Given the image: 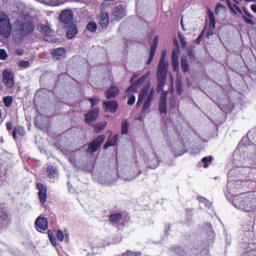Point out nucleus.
<instances>
[{"mask_svg": "<svg viewBox=\"0 0 256 256\" xmlns=\"http://www.w3.org/2000/svg\"><path fill=\"white\" fill-rule=\"evenodd\" d=\"M234 206L246 213H253L256 209V198L253 194H242L234 199Z\"/></svg>", "mask_w": 256, "mask_h": 256, "instance_id": "f257e3e1", "label": "nucleus"}, {"mask_svg": "<svg viewBox=\"0 0 256 256\" xmlns=\"http://www.w3.org/2000/svg\"><path fill=\"white\" fill-rule=\"evenodd\" d=\"M153 97H155V89H149V85L144 86L139 93L136 107H139L142 103H144L142 113H145V111L151 108Z\"/></svg>", "mask_w": 256, "mask_h": 256, "instance_id": "f03ea898", "label": "nucleus"}, {"mask_svg": "<svg viewBox=\"0 0 256 256\" xmlns=\"http://www.w3.org/2000/svg\"><path fill=\"white\" fill-rule=\"evenodd\" d=\"M34 29L35 25H33L31 18L19 19L14 23V31L21 35V37H27Z\"/></svg>", "mask_w": 256, "mask_h": 256, "instance_id": "7ed1b4c3", "label": "nucleus"}, {"mask_svg": "<svg viewBox=\"0 0 256 256\" xmlns=\"http://www.w3.org/2000/svg\"><path fill=\"white\" fill-rule=\"evenodd\" d=\"M151 75V72L145 73L141 78H139L136 82L132 83L131 86L126 90V95H129V99L127 101V105H135V95L133 93H137L138 87L143 85L144 81Z\"/></svg>", "mask_w": 256, "mask_h": 256, "instance_id": "20e7f679", "label": "nucleus"}, {"mask_svg": "<svg viewBox=\"0 0 256 256\" xmlns=\"http://www.w3.org/2000/svg\"><path fill=\"white\" fill-rule=\"evenodd\" d=\"M0 35L6 39L11 37V21L5 13H0Z\"/></svg>", "mask_w": 256, "mask_h": 256, "instance_id": "39448f33", "label": "nucleus"}, {"mask_svg": "<svg viewBox=\"0 0 256 256\" xmlns=\"http://www.w3.org/2000/svg\"><path fill=\"white\" fill-rule=\"evenodd\" d=\"M38 31L44 35V41H47V43H55V41H57V38L55 37V34L49 25L39 24Z\"/></svg>", "mask_w": 256, "mask_h": 256, "instance_id": "423d86ee", "label": "nucleus"}, {"mask_svg": "<svg viewBox=\"0 0 256 256\" xmlns=\"http://www.w3.org/2000/svg\"><path fill=\"white\" fill-rule=\"evenodd\" d=\"M157 91H163V87H165V83L167 81V70H157Z\"/></svg>", "mask_w": 256, "mask_h": 256, "instance_id": "0eeeda50", "label": "nucleus"}, {"mask_svg": "<svg viewBox=\"0 0 256 256\" xmlns=\"http://www.w3.org/2000/svg\"><path fill=\"white\" fill-rule=\"evenodd\" d=\"M103 141H105V135H100L96 139L93 140L88 146V153H95L101 145H103Z\"/></svg>", "mask_w": 256, "mask_h": 256, "instance_id": "6e6552de", "label": "nucleus"}, {"mask_svg": "<svg viewBox=\"0 0 256 256\" xmlns=\"http://www.w3.org/2000/svg\"><path fill=\"white\" fill-rule=\"evenodd\" d=\"M112 15L116 21H121V19L127 17V9L123 5H118L113 9Z\"/></svg>", "mask_w": 256, "mask_h": 256, "instance_id": "1a4fd4ad", "label": "nucleus"}, {"mask_svg": "<svg viewBox=\"0 0 256 256\" xmlns=\"http://www.w3.org/2000/svg\"><path fill=\"white\" fill-rule=\"evenodd\" d=\"M14 77L15 75H13V72L9 70L3 71V83L6 85V87L11 88L15 85Z\"/></svg>", "mask_w": 256, "mask_h": 256, "instance_id": "9d476101", "label": "nucleus"}, {"mask_svg": "<svg viewBox=\"0 0 256 256\" xmlns=\"http://www.w3.org/2000/svg\"><path fill=\"white\" fill-rule=\"evenodd\" d=\"M35 227L37 231H47L49 229V222L47 218L40 216L35 220Z\"/></svg>", "mask_w": 256, "mask_h": 256, "instance_id": "9b49d317", "label": "nucleus"}, {"mask_svg": "<svg viewBox=\"0 0 256 256\" xmlns=\"http://www.w3.org/2000/svg\"><path fill=\"white\" fill-rule=\"evenodd\" d=\"M60 21L64 23V25H71L73 21V12L71 10H64L60 14Z\"/></svg>", "mask_w": 256, "mask_h": 256, "instance_id": "f8f14e48", "label": "nucleus"}, {"mask_svg": "<svg viewBox=\"0 0 256 256\" xmlns=\"http://www.w3.org/2000/svg\"><path fill=\"white\" fill-rule=\"evenodd\" d=\"M103 108L107 113H116L119 105L116 101H105L103 102Z\"/></svg>", "mask_w": 256, "mask_h": 256, "instance_id": "ddd939ff", "label": "nucleus"}, {"mask_svg": "<svg viewBox=\"0 0 256 256\" xmlns=\"http://www.w3.org/2000/svg\"><path fill=\"white\" fill-rule=\"evenodd\" d=\"M98 117H99V108H94L93 110H91L85 115V121L87 125H91V123H93V121H96Z\"/></svg>", "mask_w": 256, "mask_h": 256, "instance_id": "4468645a", "label": "nucleus"}, {"mask_svg": "<svg viewBox=\"0 0 256 256\" xmlns=\"http://www.w3.org/2000/svg\"><path fill=\"white\" fill-rule=\"evenodd\" d=\"M166 57H167V50H163L159 64H158L157 71H167L169 69V62L165 60Z\"/></svg>", "mask_w": 256, "mask_h": 256, "instance_id": "2eb2a0df", "label": "nucleus"}, {"mask_svg": "<svg viewBox=\"0 0 256 256\" xmlns=\"http://www.w3.org/2000/svg\"><path fill=\"white\" fill-rule=\"evenodd\" d=\"M37 189H38V197L40 199V203H45V201H47V188L41 184V183H38L36 185Z\"/></svg>", "mask_w": 256, "mask_h": 256, "instance_id": "dca6fc26", "label": "nucleus"}, {"mask_svg": "<svg viewBox=\"0 0 256 256\" xmlns=\"http://www.w3.org/2000/svg\"><path fill=\"white\" fill-rule=\"evenodd\" d=\"M146 163L150 169H157L159 167V158L157 154H151L147 159Z\"/></svg>", "mask_w": 256, "mask_h": 256, "instance_id": "f3484780", "label": "nucleus"}, {"mask_svg": "<svg viewBox=\"0 0 256 256\" xmlns=\"http://www.w3.org/2000/svg\"><path fill=\"white\" fill-rule=\"evenodd\" d=\"M39 3H43V5H50V7H59L61 5H65L69 0H37Z\"/></svg>", "mask_w": 256, "mask_h": 256, "instance_id": "a211bd4d", "label": "nucleus"}, {"mask_svg": "<svg viewBox=\"0 0 256 256\" xmlns=\"http://www.w3.org/2000/svg\"><path fill=\"white\" fill-rule=\"evenodd\" d=\"M138 175L139 174L137 173H131V170H124V173H119V177H121V179L124 181H133V179H136Z\"/></svg>", "mask_w": 256, "mask_h": 256, "instance_id": "6ab92c4d", "label": "nucleus"}, {"mask_svg": "<svg viewBox=\"0 0 256 256\" xmlns=\"http://www.w3.org/2000/svg\"><path fill=\"white\" fill-rule=\"evenodd\" d=\"M159 44V36H155L153 40V45L150 48V58L147 62V65H150V63L153 61V58L155 57V53L157 51V45Z\"/></svg>", "mask_w": 256, "mask_h": 256, "instance_id": "aec40b11", "label": "nucleus"}, {"mask_svg": "<svg viewBox=\"0 0 256 256\" xmlns=\"http://www.w3.org/2000/svg\"><path fill=\"white\" fill-rule=\"evenodd\" d=\"M100 27L102 29H107L109 27V13L102 12L100 16Z\"/></svg>", "mask_w": 256, "mask_h": 256, "instance_id": "412c9836", "label": "nucleus"}, {"mask_svg": "<svg viewBox=\"0 0 256 256\" xmlns=\"http://www.w3.org/2000/svg\"><path fill=\"white\" fill-rule=\"evenodd\" d=\"M117 95H119V88H117V86L112 85L106 91V99H114V97H117Z\"/></svg>", "mask_w": 256, "mask_h": 256, "instance_id": "4be33fe9", "label": "nucleus"}, {"mask_svg": "<svg viewBox=\"0 0 256 256\" xmlns=\"http://www.w3.org/2000/svg\"><path fill=\"white\" fill-rule=\"evenodd\" d=\"M77 33H79L77 26L75 24H70L66 33V37L67 39H73L77 35Z\"/></svg>", "mask_w": 256, "mask_h": 256, "instance_id": "5701e85b", "label": "nucleus"}, {"mask_svg": "<svg viewBox=\"0 0 256 256\" xmlns=\"http://www.w3.org/2000/svg\"><path fill=\"white\" fill-rule=\"evenodd\" d=\"M231 175H233V170H231L228 174V184H227V188L229 189V191H233V189H238L237 185H239V181H233L231 179Z\"/></svg>", "mask_w": 256, "mask_h": 256, "instance_id": "b1692460", "label": "nucleus"}, {"mask_svg": "<svg viewBox=\"0 0 256 256\" xmlns=\"http://www.w3.org/2000/svg\"><path fill=\"white\" fill-rule=\"evenodd\" d=\"M56 237L58 241H65L66 239V243H69V232L67 230H65L64 232L61 230H57Z\"/></svg>", "mask_w": 256, "mask_h": 256, "instance_id": "393cba45", "label": "nucleus"}, {"mask_svg": "<svg viewBox=\"0 0 256 256\" xmlns=\"http://www.w3.org/2000/svg\"><path fill=\"white\" fill-rule=\"evenodd\" d=\"M117 139H118L117 135L110 136L106 141V143L104 144V149H109V147H115V145H117Z\"/></svg>", "mask_w": 256, "mask_h": 256, "instance_id": "a878e982", "label": "nucleus"}, {"mask_svg": "<svg viewBox=\"0 0 256 256\" xmlns=\"http://www.w3.org/2000/svg\"><path fill=\"white\" fill-rule=\"evenodd\" d=\"M110 222L113 223L114 225L119 223L121 219H123V214L121 213H114L109 216Z\"/></svg>", "mask_w": 256, "mask_h": 256, "instance_id": "bb28decb", "label": "nucleus"}, {"mask_svg": "<svg viewBox=\"0 0 256 256\" xmlns=\"http://www.w3.org/2000/svg\"><path fill=\"white\" fill-rule=\"evenodd\" d=\"M181 69L183 73H187L189 71V61L187 60V56L181 57Z\"/></svg>", "mask_w": 256, "mask_h": 256, "instance_id": "cd10ccee", "label": "nucleus"}, {"mask_svg": "<svg viewBox=\"0 0 256 256\" xmlns=\"http://www.w3.org/2000/svg\"><path fill=\"white\" fill-rule=\"evenodd\" d=\"M54 59L60 60L63 55H65V50L63 48H57L52 52Z\"/></svg>", "mask_w": 256, "mask_h": 256, "instance_id": "c85d7f7f", "label": "nucleus"}, {"mask_svg": "<svg viewBox=\"0 0 256 256\" xmlns=\"http://www.w3.org/2000/svg\"><path fill=\"white\" fill-rule=\"evenodd\" d=\"M121 133L122 135H128L129 134V121L123 120L121 124Z\"/></svg>", "mask_w": 256, "mask_h": 256, "instance_id": "c756f323", "label": "nucleus"}, {"mask_svg": "<svg viewBox=\"0 0 256 256\" xmlns=\"http://www.w3.org/2000/svg\"><path fill=\"white\" fill-rule=\"evenodd\" d=\"M86 29L90 33H97V23L95 21L88 22V24L86 25Z\"/></svg>", "mask_w": 256, "mask_h": 256, "instance_id": "7c9ffc66", "label": "nucleus"}, {"mask_svg": "<svg viewBox=\"0 0 256 256\" xmlns=\"http://www.w3.org/2000/svg\"><path fill=\"white\" fill-rule=\"evenodd\" d=\"M12 135H13V139H17V135H20L21 137H23V135H25V129H23V127L14 128Z\"/></svg>", "mask_w": 256, "mask_h": 256, "instance_id": "2f4dec72", "label": "nucleus"}, {"mask_svg": "<svg viewBox=\"0 0 256 256\" xmlns=\"http://www.w3.org/2000/svg\"><path fill=\"white\" fill-rule=\"evenodd\" d=\"M47 173L50 179H55L57 175V168H55V166H48Z\"/></svg>", "mask_w": 256, "mask_h": 256, "instance_id": "473e14b6", "label": "nucleus"}, {"mask_svg": "<svg viewBox=\"0 0 256 256\" xmlns=\"http://www.w3.org/2000/svg\"><path fill=\"white\" fill-rule=\"evenodd\" d=\"M208 17H209V27L211 29H215V14L211 12V10L208 11Z\"/></svg>", "mask_w": 256, "mask_h": 256, "instance_id": "72a5a7b5", "label": "nucleus"}, {"mask_svg": "<svg viewBox=\"0 0 256 256\" xmlns=\"http://www.w3.org/2000/svg\"><path fill=\"white\" fill-rule=\"evenodd\" d=\"M198 201L200 203V206L207 207L208 209L211 207V202L209 200H206L203 196H198Z\"/></svg>", "mask_w": 256, "mask_h": 256, "instance_id": "f704fd0d", "label": "nucleus"}, {"mask_svg": "<svg viewBox=\"0 0 256 256\" xmlns=\"http://www.w3.org/2000/svg\"><path fill=\"white\" fill-rule=\"evenodd\" d=\"M48 237L53 247H57V240L55 239V234H53V231L48 230Z\"/></svg>", "mask_w": 256, "mask_h": 256, "instance_id": "c9c22d12", "label": "nucleus"}, {"mask_svg": "<svg viewBox=\"0 0 256 256\" xmlns=\"http://www.w3.org/2000/svg\"><path fill=\"white\" fill-rule=\"evenodd\" d=\"M105 127H107V123H100V124H96L94 127V131L96 133H101V131H103L105 129Z\"/></svg>", "mask_w": 256, "mask_h": 256, "instance_id": "e433bc0d", "label": "nucleus"}, {"mask_svg": "<svg viewBox=\"0 0 256 256\" xmlns=\"http://www.w3.org/2000/svg\"><path fill=\"white\" fill-rule=\"evenodd\" d=\"M159 111L161 115H165L167 113V102H159Z\"/></svg>", "mask_w": 256, "mask_h": 256, "instance_id": "4c0bfd02", "label": "nucleus"}, {"mask_svg": "<svg viewBox=\"0 0 256 256\" xmlns=\"http://www.w3.org/2000/svg\"><path fill=\"white\" fill-rule=\"evenodd\" d=\"M18 67L21 69H29V67H31V63L29 61L22 60L18 63Z\"/></svg>", "mask_w": 256, "mask_h": 256, "instance_id": "58836bf2", "label": "nucleus"}, {"mask_svg": "<svg viewBox=\"0 0 256 256\" xmlns=\"http://www.w3.org/2000/svg\"><path fill=\"white\" fill-rule=\"evenodd\" d=\"M211 161H213V157H211V156H206V157L202 158V163H204L205 169H207V167H209V164L211 163Z\"/></svg>", "mask_w": 256, "mask_h": 256, "instance_id": "ea45409f", "label": "nucleus"}, {"mask_svg": "<svg viewBox=\"0 0 256 256\" xmlns=\"http://www.w3.org/2000/svg\"><path fill=\"white\" fill-rule=\"evenodd\" d=\"M3 103L6 107H11L12 103H13V97L11 96H6L3 98Z\"/></svg>", "mask_w": 256, "mask_h": 256, "instance_id": "a19ab883", "label": "nucleus"}, {"mask_svg": "<svg viewBox=\"0 0 256 256\" xmlns=\"http://www.w3.org/2000/svg\"><path fill=\"white\" fill-rule=\"evenodd\" d=\"M242 17L247 25H253V15L248 14V16L243 15Z\"/></svg>", "mask_w": 256, "mask_h": 256, "instance_id": "79ce46f5", "label": "nucleus"}, {"mask_svg": "<svg viewBox=\"0 0 256 256\" xmlns=\"http://www.w3.org/2000/svg\"><path fill=\"white\" fill-rule=\"evenodd\" d=\"M8 54L5 49H0V60L5 61L7 60Z\"/></svg>", "mask_w": 256, "mask_h": 256, "instance_id": "37998d69", "label": "nucleus"}, {"mask_svg": "<svg viewBox=\"0 0 256 256\" xmlns=\"http://www.w3.org/2000/svg\"><path fill=\"white\" fill-rule=\"evenodd\" d=\"M173 71H179V59H172Z\"/></svg>", "mask_w": 256, "mask_h": 256, "instance_id": "c03bdc74", "label": "nucleus"}, {"mask_svg": "<svg viewBox=\"0 0 256 256\" xmlns=\"http://www.w3.org/2000/svg\"><path fill=\"white\" fill-rule=\"evenodd\" d=\"M181 54V51L179 48H176L172 52V59H179V55Z\"/></svg>", "mask_w": 256, "mask_h": 256, "instance_id": "a18cd8bd", "label": "nucleus"}, {"mask_svg": "<svg viewBox=\"0 0 256 256\" xmlns=\"http://www.w3.org/2000/svg\"><path fill=\"white\" fill-rule=\"evenodd\" d=\"M89 101L91 103V107H95V105L99 103V98H90Z\"/></svg>", "mask_w": 256, "mask_h": 256, "instance_id": "49530a36", "label": "nucleus"}, {"mask_svg": "<svg viewBox=\"0 0 256 256\" xmlns=\"http://www.w3.org/2000/svg\"><path fill=\"white\" fill-rule=\"evenodd\" d=\"M179 40H180L182 47H187V40H185V37L180 35Z\"/></svg>", "mask_w": 256, "mask_h": 256, "instance_id": "de8ad7c7", "label": "nucleus"}, {"mask_svg": "<svg viewBox=\"0 0 256 256\" xmlns=\"http://www.w3.org/2000/svg\"><path fill=\"white\" fill-rule=\"evenodd\" d=\"M160 103H167V93L161 95Z\"/></svg>", "mask_w": 256, "mask_h": 256, "instance_id": "09e8293b", "label": "nucleus"}, {"mask_svg": "<svg viewBox=\"0 0 256 256\" xmlns=\"http://www.w3.org/2000/svg\"><path fill=\"white\" fill-rule=\"evenodd\" d=\"M243 256H256V250H251L243 254Z\"/></svg>", "mask_w": 256, "mask_h": 256, "instance_id": "8fccbe9b", "label": "nucleus"}, {"mask_svg": "<svg viewBox=\"0 0 256 256\" xmlns=\"http://www.w3.org/2000/svg\"><path fill=\"white\" fill-rule=\"evenodd\" d=\"M232 11L234 12V13H242L241 12V8H239V6H237V5H233V7H232Z\"/></svg>", "mask_w": 256, "mask_h": 256, "instance_id": "3c124183", "label": "nucleus"}, {"mask_svg": "<svg viewBox=\"0 0 256 256\" xmlns=\"http://www.w3.org/2000/svg\"><path fill=\"white\" fill-rule=\"evenodd\" d=\"M23 53H25V51L23 50V49H21V48H19V49H16V55H23Z\"/></svg>", "mask_w": 256, "mask_h": 256, "instance_id": "603ef678", "label": "nucleus"}, {"mask_svg": "<svg viewBox=\"0 0 256 256\" xmlns=\"http://www.w3.org/2000/svg\"><path fill=\"white\" fill-rule=\"evenodd\" d=\"M6 127H7L8 131H11V129H13V123L7 122Z\"/></svg>", "mask_w": 256, "mask_h": 256, "instance_id": "864d4df0", "label": "nucleus"}, {"mask_svg": "<svg viewBox=\"0 0 256 256\" xmlns=\"http://www.w3.org/2000/svg\"><path fill=\"white\" fill-rule=\"evenodd\" d=\"M109 1H113V0H105L103 3H102V8L104 9V7H107V5H109Z\"/></svg>", "mask_w": 256, "mask_h": 256, "instance_id": "5fc2aeb1", "label": "nucleus"}, {"mask_svg": "<svg viewBox=\"0 0 256 256\" xmlns=\"http://www.w3.org/2000/svg\"><path fill=\"white\" fill-rule=\"evenodd\" d=\"M0 217L5 221V219H7V213H4V212L0 213Z\"/></svg>", "mask_w": 256, "mask_h": 256, "instance_id": "6e6d98bb", "label": "nucleus"}, {"mask_svg": "<svg viewBox=\"0 0 256 256\" xmlns=\"http://www.w3.org/2000/svg\"><path fill=\"white\" fill-rule=\"evenodd\" d=\"M170 107H175V100L173 98L170 99Z\"/></svg>", "mask_w": 256, "mask_h": 256, "instance_id": "4d7b16f0", "label": "nucleus"}, {"mask_svg": "<svg viewBox=\"0 0 256 256\" xmlns=\"http://www.w3.org/2000/svg\"><path fill=\"white\" fill-rule=\"evenodd\" d=\"M223 5L219 4L216 6L215 13H219V9H222Z\"/></svg>", "mask_w": 256, "mask_h": 256, "instance_id": "13d9d810", "label": "nucleus"}, {"mask_svg": "<svg viewBox=\"0 0 256 256\" xmlns=\"http://www.w3.org/2000/svg\"><path fill=\"white\" fill-rule=\"evenodd\" d=\"M251 10L253 11V13H256V4L251 5Z\"/></svg>", "mask_w": 256, "mask_h": 256, "instance_id": "bf43d9fd", "label": "nucleus"}, {"mask_svg": "<svg viewBox=\"0 0 256 256\" xmlns=\"http://www.w3.org/2000/svg\"><path fill=\"white\" fill-rule=\"evenodd\" d=\"M188 55H189L190 59H193V57H195V54H193L192 51H188Z\"/></svg>", "mask_w": 256, "mask_h": 256, "instance_id": "052dcab7", "label": "nucleus"}, {"mask_svg": "<svg viewBox=\"0 0 256 256\" xmlns=\"http://www.w3.org/2000/svg\"><path fill=\"white\" fill-rule=\"evenodd\" d=\"M137 79V74H133V76L131 77V83H133V81H135Z\"/></svg>", "mask_w": 256, "mask_h": 256, "instance_id": "680f3d73", "label": "nucleus"}, {"mask_svg": "<svg viewBox=\"0 0 256 256\" xmlns=\"http://www.w3.org/2000/svg\"><path fill=\"white\" fill-rule=\"evenodd\" d=\"M244 13H245V17H249V15H251L248 9H244Z\"/></svg>", "mask_w": 256, "mask_h": 256, "instance_id": "e2e57ef3", "label": "nucleus"}, {"mask_svg": "<svg viewBox=\"0 0 256 256\" xmlns=\"http://www.w3.org/2000/svg\"><path fill=\"white\" fill-rule=\"evenodd\" d=\"M196 43L197 45H199L201 43V36H199L197 39H196Z\"/></svg>", "mask_w": 256, "mask_h": 256, "instance_id": "0e129e2a", "label": "nucleus"}, {"mask_svg": "<svg viewBox=\"0 0 256 256\" xmlns=\"http://www.w3.org/2000/svg\"><path fill=\"white\" fill-rule=\"evenodd\" d=\"M177 93H178V95H181V86L177 87Z\"/></svg>", "mask_w": 256, "mask_h": 256, "instance_id": "69168bd1", "label": "nucleus"}, {"mask_svg": "<svg viewBox=\"0 0 256 256\" xmlns=\"http://www.w3.org/2000/svg\"><path fill=\"white\" fill-rule=\"evenodd\" d=\"M185 152L175 153L176 157H180V155H183Z\"/></svg>", "mask_w": 256, "mask_h": 256, "instance_id": "338daca9", "label": "nucleus"}, {"mask_svg": "<svg viewBox=\"0 0 256 256\" xmlns=\"http://www.w3.org/2000/svg\"><path fill=\"white\" fill-rule=\"evenodd\" d=\"M226 1L228 3V6L231 7V1H229V0H226Z\"/></svg>", "mask_w": 256, "mask_h": 256, "instance_id": "774afa93", "label": "nucleus"}]
</instances>
